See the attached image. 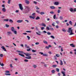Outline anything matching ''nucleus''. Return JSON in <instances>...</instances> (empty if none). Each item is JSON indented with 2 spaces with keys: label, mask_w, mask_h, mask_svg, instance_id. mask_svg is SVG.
<instances>
[{
  "label": "nucleus",
  "mask_w": 76,
  "mask_h": 76,
  "mask_svg": "<svg viewBox=\"0 0 76 76\" xmlns=\"http://www.w3.org/2000/svg\"><path fill=\"white\" fill-rule=\"evenodd\" d=\"M72 28H69L68 30L67 31L69 33H70L69 35H74V33H73V29H72Z\"/></svg>",
  "instance_id": "obj_1"
},
{
  "label": "nucleus",
  "mask_w": 76,
  "mask_h": 76,
  "mask_svg": "<svg viewBox=\"0 0 76 76\" xmlns=\"http://www.w3.org/2000/svg\"><path fill=\"white\" fill-rule=\"evenodd\" d=\"M24 54H25L26 56H27V57H26V58H27V59H31V54L29 53H24Z\"/></svg>",
  "instance_id": "obj_2"
},
{
  "label": "nucleus",
  "mask_w": 76,
  "mask_h": 76,
  "mask_svg": "<svg viewBox=\"0 0 76 76\" xmlns=\"http://www.w3.org/2000/svg\"><path fill=\"white\" fill-rule=\"evenodd\" d=\"M17 52L18 53H19L18 54L19 55H20V56H22V57H24V55L21 54H23V52L20 51V50H17Z\"/></svg>",
  "instance_id": "obj_3"
},
{
  "label": "nucleus",
  "mask_w": 76,
  "mask_h": 76,
  "mask_svg": "<svg viewBox=\"0 0 76 76\" xmlns=\"http://www.w3.org/2000/svg\"><path fill=\"white\" fill-rule=\"evenodd\" d=\"M19 7L20 9L21 10H23V7H22V4H19Z\"/></svg>",
  "instance_id": "obj_4"
},
{
  "label": "nucleus",
  "mask_w": 76,
  "mask_h": 76,
  "mask_svg": "<svg viewBox=\"0 0 76 76\" xmlns=\"http://www.w3.org/2000/svg\"><path fill=\"white\" fill-rule=\"evenodd\" d=\"M25 3L26 4H29V1L28 0H25Z\"/></svg>",
  "instance_id": "obj_5"
},
{
  "label": "nucleus",
  "mask_w": 76,
  "mask_h": 76,
  "mask_svg": "<svg viewBox=\"0 0 76 76\" xmlns=\"http://www.w3.org/2000/svg\"><path fill=\"white\" fill-rule=\"evenodd\" d=\"M12 33L11 31H8L7 32V34L8 35H12Z\"/></svg>",
  "instance_id": "obj_6"
},
{
  "label": "nucleus",
  "mask_w": 76,
  "mask_h": 76,
  "mask_svg": "<svg viewBox=\"0 0 76 76\" xmlns=\"http://www.w3.org/2000/svg\"><path fill=\"white\" fill-rule=\"evenodd\" d=\"M1 48H2V50H4L5 51H6V48H4V46H2Z\"/></svg>",
  "instance_id": "obj_7"
},
{
  "label": "nucleus",
  "mask_w": 76,
  "mask_h": 76,
  "mask_svg": "<svg viewBox=\"0 0 76 76\" xmlns=\"http://www.w3.org/2000/svg\"><path fill=\"white\" fill-rule=\"evenodd\" d=\"M23 22V20H19L17 21V22L18 23H21Z\"/></svg>",
  "instance_id": "obj_8"
},
{
  "label": "nucleus",
  "mask_w": 76,
  "mask_h": 76,
  "mask_svg": "<svg viewBox=\"0 0 76 76\" xmlns=\"http://www.w3.org/2000/svg\"><path fill=\"white\" fill-rule=\"evenodd\" d=\"M2 11H3V12H6V8H2Z\"/></svg>",
  "instance_id": "obj_9"
},
{
  "label": "nucleus",
  "mask_w": 76,
  "mask_h": 76,
  "mask_svg": "<svg viewBox=\"0 0 76 76\" xmlns=\"http://www.w3.org/2000/svg\"><path fill=\"white\" fill-rule=\"evenodd\" d=\"M61 73L63 75V76H66V74H65V72L64 71H62Z\"/></svg>",
  "instance_id": "obj_10"
},
{
  "label": "nucleus",
  "mask_w": 76,
  "mask_h": 76,
  "mask_svg": "<svg viewBox=\"0 0 76 76\" xmlns=\"http://www.w3.org/2000/svg\"><path fill=\"white\" fill-rule=\"evenodd\" d=\"M50 9H56V7H55L54 6H51L50 7Z\"/></svg>",
  "instance_id": "obj_11"
},
{
  "label": "nucleus",
  "mask_w": 76,
  "mask_h": 76,
  "mask_svg": "<svg viewBox=\"0 0 76 76\" xmlns=\"http://www.w3.org/2000/svg\"><path fill=\"white\" fill-rule=\"evenodd\" d=\"M70 46L71 47H75V45H73V44H71L70 45Z\"/></svg>",
  "instance_id": "obj_12"
},
{
  "label": "nucleus",
  "mask_w": 76,
  "mask_h": 76,
  "mask_svg": "<svg viewBox=\"0 0 76 76\" xmlns=\"http://www.w3.org/2000/svg\"><path fill=\"white\" fill-rule=\"evenodd\" d=\"M42 26H44V27H46V25L45 24V23H42Z\"/></svg>",
  "instance_id": "obj_13"
},
{
  "label": "nucleus",
  "mask_w": 76,
  "mask_h": 76,
  "mask_svg": "<svg viewBox=\"0 0 76 76\" xmlns=\"http://www.w3.org/2000/svg\"><path fill=\"white\" fill-rule=\"evenodd\" d=\"M11 31H12V32H14L15 31V28L13 27H12L11 28Z\"/></svg>",
  "instance_id": "obj_14"
},
{
  "label": "nucleus",
  "mask_w": 76,
  "mask_h": 76,
  "mask_svg": "<svg viewBox=\"0 0 76 76\" xmlns=\"http://www.w3.org/2000/svg\"><path fill=\"white\" fill-rule=\"evenodd\" d=\"M60 65H61V66H62V65H63V61H61V60H60Z\"/></svg>",
  "instance_id": "obj_15"
},
{
  "label": "nucleus",
  "mask_w": 76,
  "mask_h": 76,
  "mask_svg": "<svg viewBox=\"0 0 76 76\" xmlns=\"http://www.w3.org/2000/svg\"><path fill=\"white\" fill-rule=\"evenodd\" d=\"M69 23L71 25H73V23L72 21H70L69 22Z\"/></svg>",
  "instance_id": "obj_16"
},
{
  "label": "nucleus",
  "mask_w": 76,
  "mask_h": 76,
  "mask_svg": "<svg viewBox=\"0 0 76 76\" xmlns=\"http://www.w3.org/2000/svg\"><path fill=\"white\" fill-rule=\"evenodd\" d=\"M69 10L71 12H73L74 10L73 9V8H71Z\"/></svg>",
  "instance_id": "obj_17"
},
{
  "label": "nucleus",
  "mask_w": 76,
  "mask_h": 76,
  "mask_svg": "<svg viewBox=\"0 0 76 76\" xmlns=\"http://www.w3.org/2000/svg\"><path fill=\"white\" fill-rule=\"evenodd\" d=\"M58 2H56L54 3V4L55 5H58Z\"/></svg>",
  "instance_id": "obj_18"
},
{
  "label": "nucleus",
  "mask_w": 76,
  "mask_h": 76,
  "mask_svg": "<svg viewBox=\"0 0 76 76\" xmlns=\"http://www.w3.org/2000/svg\"><path fill=\"white\" fill-rule=\"evenodd\" d=\"M56 70L57 72H59V71H60V69H59L58 68H56Z\"/></svg>",
  "instance_id": "obj_19"
},
{
  "label": "nucleus",
  "mask_w": 76,
  "mask_h": 76,
  "mask_svg": "<svg viewBox=\"0 0 76 76\" xmlns=\"http://www.w3.org/2000/svg\"><path fill=\"white\" fill-rule=\"evenodd\" d=\"M43 56H45L46 57H48V55L45 53L43 54Z\"/></svg>",
  "instance_id": "obj_20"
},
{
  "label": "nucleus",
  "mask_w": 76,
  "mask_h": 76,
  "mask_svg": "<svg viewBox=\"0 0 76 76\" xmlns=\"http://www.w3.org/2000/svg\"><path fill=\"white\" fill-rule=\"evenodd\" d=\"M33 67L34 68H37V66L36 65H33Z\"/></svg>",
  "instance_id": "obj_21"
},
{
  "label": "nucleus",
  "mask_w": 76,
  "mask_h": 76,
  "mask_svg": "<svg viewBox=\"0 0 76 76\" xmlns=\"http://www.w3.org/2000/svg\"><path fill=\"white\" fill-rule=\"evenodd\" d=\"M4 21H6V22H8V21H9V19H4Z\"/></svg>",
  "instance_id": "obj_22"
},
{
  "label": "nucleus",
  "mask_w": 76,
  "mask_h": 76,
  "mask_svg": "<svg viewBox=\"0 0 76 76\" xmlns=\"http://www.w3.org/2000/svg\"><path fill=\"white\" fill-rule=\"evenodd\" d=\"M56 57H60V55H59V54H56Z\"/></svg>",
  "instance_id": "obj_23"
},
{
  "label": "nucleus",
  "mask_w": 76,
  "mask_h": 76,
  "mask_svg": "<svg viewBox=\"0 0 76 76\" xmlns=\"http://www.w3.org/2000/svg\"><path fill=\"white\" fill-rule=\"evenodd\" d=\"M9 21L10 23H13V20H12L10 19Z\"/></svg>",
  "instance_id": "obj_24"
},
{
  "label": "nucleus",
  "mask_w": 76,
  "mask_h": 76,
  "mask_svg": "<svg viewBox=\"0 0 76 76\" xmlns=\"http://www.w3.org/2000/svg\"><path fill=\"white\" fill-rule=\"evenodd\" d=\"M51 72L52 73H55L56 71L54 70H53L51 71Z\"/></svg>",
  "instance_id": "obj_25"
},
{
  "label": "nucleus",
  "mask_w": 76,
  "mask_h": 76,
  "mask_svg": "<svg viewBox=\"0 0 76 76\" xmlns=\"http://www.w3.org/2000/svg\"><path fill=\"white\" fill-rule=\"evenodd\" d=\"M56 22L57 24H59V23H60V22L58 20H56Z\"/></svg>",
  "instance_id": "obj_26"
},
{
  "label": "nucleus",
  "mask_w": 76,
  "mask_h": 76,
  "mask_svg": "<svg viewBox=\"0 0 76 76\" xmlns=\"http://www.w3.org/2000/svg\"><path fill=\"white\" fill-rule=\"evenodd\" d=\"M56 67H57V65H52V67H53L54 68Z\"/></svg>",
  "instance_id": "obj_27"
},
{
  "label": "nucleus",
  "mask_w": 76,
  "mask_h": 76,
  "mask_svg": "<svg viewBox=\"0 0 76 76\" xmlns=\"http://www.w3.org/2000/svg\"><path fill=\"white\" fill-rule=\"evenodd\" d=\"M29 18H32V19H35V17H32L31 16H29Z\"/></svg>",
  "instance_id": "obj_28"
},
{
  "label": "nucleus",
  "mask_w": 76,
  "mask_h": 76,
  "mask_svg": "<svg viewBox=\"0 0 76 76\" xmlns=\"http://www.w3.org/2000/svg\"><path fill=\"white\" fill-rule=\"evenodd\" d=\"M59 18L60 19V20H62V19H63V18L62 16H60L59 17Z\"/></svg>",
  "instance_id": "obj_29"
},
{
  "label": "nucleus",
  "mask_w": 76,
  "mask_h": 76,
  "mask_svg": "<svg viewBox=\"0 0 76 76\" xmlns=\"http://www.w3.org/2000/svg\"><path fill=\"white\" fill-rule=\"evenodd\" d=\"M40 15H44L45 13H44V12H40Z\"/></svg>",
  "instance_id": "obj_30"
},
{
  "label": "nucleus",
  "mask_w": 76,
  "mask_h": 76,
  "mask_svg": "<svg viewBox=\"0 0 76 76\" xmlns=\"http://www.w3.org/2000/svg\"><path fill=\"white\" fill-rule=\"evenodd\" d=\"M27 38H28V40H29L31 39V37H30L29 36H27Z\"/></svg>",
  "instance_id": "obj_31"
},
{
  "label": "nucleus",
  "mask_w": 76,
  "mask_h": 76,
  "mask_svg": "<svg viewBox=\"0 0 76 76\" xmlns=\"http://www.w3.org/2000/svg\"><path fill=\"white\" fill-rule=\"evenodd\" d=\"M43 42H44V44H48L47 42L45 41V40Z\"/></svg>",
  "instance_id": "obj_32"
},
{
  "label": "nucleus",
  "mask_w": 76,
  "mask_h": 76,
  "mask_svg": "<svg viewBox=\"0 0 76 76\" xmlns=\"http://www.w3.org/2000/svg\"><path fill=\"white\" fill-rule=\"evenodd\" d=\"M40 19V18L39 17H37L36 18V20H38V19Z\"/></svg>",
  "instance_id": "obj_33"
},
{
  "label": "nucleus",
  "mask_w": 76,
  "mask_h": 76,
  "mask_svg": "<svg viewBox=\"0 0 76 76\" xmlns=\"http://www.w3.org/2000/svg\"><path fill=\"white\" fill-rule=\"evenodd\" d=\"M56 14H55L53 16V18L54 19H56Z\"/></svg>",
  "instance_id": "obj_34"
},
{
  "label": "nucleus",
  "mask_w": 76,
  "mask_h": 76,
  "mask_svg": "<svg viewBox=\"0 0 76 76\" xmlns=\"http://www.w3.org/2000/svg\"><path fill=\"white\" fill-rule=\"evenodd\" d=\"M60 12H61V10H60V9L58 10V13H60Z\"/></svg>",
  "instance_id": "obj_35"
},
{
  "label": "nucleus",
  "mask_w": 76,
  "mask_h": 76,
  "mask_svg": "<svg viewBox=\"0 0 76 76\" xmlns=\"http://www.w3.org/2000/svg\"><path fill=\"white\" fill-rule=\"evenodd\" d=\"M32 52H33V53H35V52H37V50H32Z\"/></svg>",
  "instance_id": "obj_36"
},
{
  "label": "nucleus",
  "mask_w": 76,
  "mask_h": 76,
  "mask_svg": "<svg viewBox=\"0 0 76 76\" xmlns=\"http://www.w3.org/2000/svg\"><path fill=\"white\" fill-rule=\"evenodd\" d=\"M50 37L51 38H53V39H54L55 38V37L53 36H51Z\"/></svg>",
  "instance_id": "obj_37"
},
{
  "label": "nucleus",
  "mask_w": 76,
  "mask_h": 76,
  "mask_svg": "<svg viewBox=\"0 0 76 76\" xmlns=\"http://www.w3.org/2000/svg\"><path fill=\"white\" fill-rule=\"evenodd\" d=\"M50 13H51V14H52L53 15V14H54V12L53 11H51L50 12Z\"/></svg>",
  "instance_id": "obj_38"
},
{
  "label": "nucleus",
  "mask_w": 76,
  "mask_h": 76,
  "mask_svg": "<svg viewBox=\"0 0 76 76\" xmlns=\"http://www.w3.org/2000/svg\"><path fill=\"white\" fill-rule=\"evenodd\" d=\"M46 29L48 30V31H50V28L48 26H47L46 27Z\"/></svg>",
  "instance_id": "obj_39"
},
{
  "label": "nucleus",
  "mask_w": 76,
  "mask_h": 76,
  "mask_svg": "<svg viewBox=\"0 0 76 76\" xmlns=\"http://www.w3.org/2000/svg\"><path fill=\"white\" fill-rule=\"evenodd\" d=\"M14 33L15 34V35H17V31H14Z\"/></svg>",
  "instance_id": "obj_40"
},
{
  "label": "nucleus",
  "mask_w": 76,
  "mask_h": 76,
  "mask_svg": "<svg viewBox=\"0 0 76 76\" xmlns=\"http://www.w3.org/2000/svg\"><path fill=\"white\" fill-rule=\"evenodd\" d=\"M74 51H75L74 54L75 55H76V49H75L74 50Z\"/></svg>",
  "instance_id": "obj_41"
},
{
  "label": "nucleus",
  "mask_w": 76,
  "mask_h": 76,
  "mask_svg": "<svg viewBox=\"0 0 76 76\" xmlns=\"http://www.w3.org/2000/svg\"><path fill=\"white\" fill-rule=\"evenodd\" d=\"M25 9H29V7L28 6H26L25 7Z\"/></svg>",
  "instance_id": "obj_42"
},
{
  "label": "nucleus",
  "mask_w": 76,
  "mask_h": 76,
  "mask_svg": "<svg viewBox=\"0 0 76 76\" xmlns=\"http://www.w3.org/2000/svg\"><path fill=\"white\" fill-rule=\"evenodd\" d=\"M36 11L37 13L40 14V12H39V11L36 10Z\"/></svg>",
  "instance_id": "obj_43"
},
{
  "label": "nucleus",
  "mask_w": 76,
  "mask_h": 76,
  "mask_svg": "<svg viewBox=\"0 0 76 76\" xmlns=\"http://www.w3.org/2000/svg\"><path fill=\"white\" fill-rule=\"evenodd\" d=\"M24 61H25V62H28V60L27 59H25L24 60Z\"/></svg>",
  "instance_id": "obj_44"
},
{
  "label": "nucleus",
  "mask_w": 76,
  "mask_h": 76,
  "mask_svg": "<svg viewBox=\"0 0 76 76\" xmlns=\"http://www.w3.org/2000/svg\"><path fill=\"white\" fill-rule=\"evenodd\" d=\"M31 48H29L28 49H27L26 50L27 51H31Z\"/></svg>",
  "instance_id": "obj_45"
},
{
  "label": "nucleus",
  "mask_w": 76,
  "mask_h": 76,
  "mask_svg": "<svg viewBox=\"0 0 76 76\" xmlns=\"http://www.w3.org/2000/svg\"><path fill=\"white\" fill-rule=\"evenodd\" d=\"M8 3L10 4V0H8Z\"/></svg>",
  "instance_id": "obj_46"
},
{
  "label": "nucleus",
  "mask_w": 76,
  "mask_h": 76,
  "mask_svg": "<svg viewBox=\"0 0 76 76\" xmlns=\"http://www.w3.org/2000/svg\"><path fill=\"white\" fill-rule=\"evenodd\" d=\"M47 34L48 35H51V33L49 32H48L47 33Z\"/></svg>",
  "instance_id": "obj_47"
},
{
  "label": "nucleus",
  "mask_w": 76,
  "mask_h": 76,
  "mask_svg": "<svg viewBox=\"0 0 76 76\" xmlns=\"http://www.w3.org/2000/svg\"><path fill=\"white\" fill-rule=\"evenodd\" d=\"M33 3H34V4H37V2L35 1H34L33 2Z\"/></svg>",
  "instance_id": "obj_48"
},
{
  "label": "nucleus",
  "mask_w": 76,
  "mask_h": 76,
  "mask_svg": "<svg viewBox=\"0 0 76 76\" xmlns=\"http://www.w3.org/2000/svg\"><path fill=\"white\" fill-rule=\"evenodd\" d=\"M44 28H45L44 27H42L41 28V29L42 30H43V29H44Z\"/></svg>",
  "instance_id": "obj_49"
},
{
  "label": "nucleus",
  "mask_w": 76,
  "mask_h": 76,
  "mask_svg": "<svg viewBox=\"0 0 76 76\" xmlns=\"http://www.w3.org/2000/svg\"><path fill=\"white\" fill-rule=\"evenodd\" d=\"M50 29L51 31H54V29L53 28H50Z\"/></svg>",
  "instance_id": "obj_50"
},
{
  "label": "nucleus",
  "mask_w": 76,
  "mask_h": 76,
  "mask_svg": "<svg viewBox=\"0 0 76 76\" xmlns=\"http://www.w3.org/2000/svg\"><path fill=\"white\" fill-rule=\"evenodd\" d=\"M54 24H55V23H53L52 24V25L53 26H55V25H54Z\"/></svg>",
  "instance_id": "obj_51"
},
{
  "label": "nucleus",
  "mask_w": 76,
  "mask_h": 76,
  "mask_svg": "<svg viewBox=\"0 0 76 76\" xmlns=\"http://www.w3.org/2000/svg\"><path fill=\"white\" fill-rule=\"evenodd\" d=\"M56 28L57 29H58V28H59V27L58 25H57V26H56Z\"/></svg>",
  "instance_id": "obj_52"
},
{
  "label": "nucleus",
  "mask_w": 76,
  "mask_h": 76,
  "mask_svg": "<svg viewBox=\"0 0 76 76\" xmlns=\"http://www.w3.org/2000/svg\"><path fill=\"white\" fill-rule=\"evenodd\" d=\"M54 59L55 60H57V57L56 56H54Z\"/></svg>",
  "instance_id": "obj_53"
},
{
  "label": "nucleus",
  "mask_w": 76,
  "mask_h": 76,
  "mask_svg": "<svg viewBox=\"0 0 76 76\" xmlns=\"http://www.w3.org/2000/svg\"><path fill=\"white\" fill-rule=\"evenodd\" d=\"M0 56L1 57H3V55L2 54H0Z\"/></svg>",
  "instance_id": "obj_54"
},
{
  "label": "nucleus",
  "mask_w": 76,
  "mask_h": 76,
  "mask_svg": "<svg viewBox=\"0 0 76 76\" xmlns=\"http://www.w3.org/2000/svg\"><path fill=\"white\" fill-rule=\"evenodd\" d=\"M36 33L37 34V35H41V34L38 33V32H36Z\"/></svg>",
  "instance_id": "obj_55"
},
{
  "label": "nucleus",
  "mask_w": 76,
  "mask_h": 76,
  "mask_svg": "<svg viewBox=\"0 0 76 76\" xmlns=\"http://www.w3.org/2000/svg\"><path fill=\"white\" fill-rule=\"evenodd\" d=\"M39 54H41V55H43L44 54V53L42 52H39Z\"/></svg>",
  "instance_id": "obj_56"
},
{
  "label": "nucleus",
  "mask_w": 76,
  "mask_h": 76,
  "mask_svg": "<svg viewBox=\"0 0 76 76\" xmlns=\"http://www.w3.org/2000/svg\"><path fill=\"white\" fill-rule=\"evenodd\" d=\"M2 7L5 8V5H4V4H3L2 5Z\"/></svg>",
  "instance_id": "obj_57"
},
{
  "label": "nucleus",
  "mask_w": 76,
  "mask_h": 76,
  "mask_svg": "<svg viewBox=\"0 0 76 76\" xmlns=\"http://www.w3.org/2000/svg\"><path fill=\"white\" fill-rule=\"evenodd\" d=\"M5 75H10V74L5 73Z\"/></svg>",
  "instance_id": "obj_58"
},
{
  "label": "nucleus",
  "mask_w": 76,
  "mask_h": 76,
  "mask_svg": "<svg viewBox=\"0 0 76 76\" xmlns=\"http://www.w3.org/2000/svg\"><path fill=\"white\" fill-rule=\"evenodd\" d=\"M5 72L6 73H10V72H9V71H5Z\"/></svg>",
  "instance_id": "obj_59"
},
{
  "label": "nucleus",
  "mask_w": 76,
  "mask_h": 76,
  "mask_svg": "<svg viewBox=\"0 0 76 76\" xmlns=\"http://www.w3.org/2000/svg\"><path fill=\"white\" fill-rule=\"evenodd\" d=\"M45 48H46V49H49V47H48L47 46L45 47Z\"/></svg>",
  "instance_id": "obj_60"
},
{
  "label": "nucleus",
  "mask_w": 76,
  "mask_h": 76,
  "mask_svg": "<svg viewBox=\"0 0 76 76\" xmlns=\"http://www.w3.org/2000/svg\"><path fill=\"white\" fill-rule=\"evenodd\" d=\"M39 44V42H37L35 43L36 45H38V44Z\"/></svg>",
  "instance_id": "obj_61"
},
{
  "label": "nucleus",
  "mask_w": 76,
  "mask_h": 76,
  "mask_svg": "<svg viewBox=\"0 0 76 76\" xmlns=\"http://www.w3.org/2000/svg\"><path fill=\"white\" fill-rule=\"evenodd\" d=\"M1 66H4V65L3 63H1Z\"/></svg>",
  "instance_id": "obj_62"
},
{
  "label": "nucleus",
  "mask_w": 76,
  "mask_h": 76,
  "mask_svg": "<svg viewBox=\"0 0 76 76\" xmlns=\"http://www.w3.org/2000/svg\"><path fill=\"white\" fill-rule=\"evenodd\" d=\"M58 76H60L61 74H60V73H58Z\"/></svg>",
  "instance_id": "obj_63"
},
{
  "label": "nucleus",
  "mask_w": 76,
  "mask_h": 76,
  "mask_svg": "<svg viewBox=\"0 0 76 76\" xmlns=\"http://www.w3.org/2000/svg\"><path fill=\"white\" fill-rule=\"evenodd\" d=\"M74 12H76V8H75L74 9Z\"/></svg>",
  "instance_id": "obj_64"
}]
</instances>
